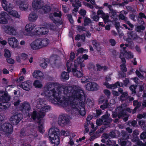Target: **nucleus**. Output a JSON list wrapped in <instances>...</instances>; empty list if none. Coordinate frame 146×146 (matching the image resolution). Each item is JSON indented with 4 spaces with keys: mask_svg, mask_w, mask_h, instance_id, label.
I'll list each match as a JSON object with an SVG mask.
<instances>
[{
    "mask_svg": "<svg viewBox=\"0 0 146 146\" xmlns=\"http://www.w3.org/2000/svg\"><path fill=\"white\" fill-rule=\"evenodd\" d=\"M64 97L66 100H61L58 96H54V98L49 99L50 102L54 104L58 103H60L61 105L64 107H65L70 104L71 106L73 109L74 112L76 114H80L82 115H84L86 114L84 104L85 102V98L84 95L81 96L77 100H71V97H68L66 95Z\"/></svg>",
    "mask_w": 146,
    "mask_h": 146,
    "instance_id": "obj_1",
    "label": "nucleus"
},
{
    "mask_svg": "<svg viewBox=\"0 0 146 146\" xmlns=\"http://www.w3.org/2000/svg\"><path fill=\"white\" fill-rule=\"evenodd\" d=\"M57 88L60 90L63 89V93L68 97H70L71 100H77L81 96L84 95V93L82 88L76 86H66L64 85L60 86L59 84L56 83H52L47 84L45 88L44 91H50Z\"/></svg>",
    "mask_w": 146,
    "mask_h": 146,
    "instance_id": "obj_2",
    "label": "nucleus"
},
{
    "mask_svg": "<svg viewBox=\"0 0 146 146\" xmlns=\"http://www.w3.org/2000/svg\"><path fill=\"white\" fill-rule=\"evenodd\" d=\"M25 29L27 32H31L33 35L37 36L47 34L48 33L47 31H45V33L43 31L44 30H46L45 28L36 27L35 24L33 23L27 24L25 26Z\"/></svg>",
    "mask_w": 146,
    "mask_h": 146,
    "instance_id": "obj_3",
    "label": "nucleus"
},
{
    "mask_svg": "<svg viewBox=\"0 0 146 146\" xmlns=\"http://www.w3.org/2000/svg\"><path fill=\"white\" fill-rule=\"evenodd\" d=\"M36 103V106L39 110L38 111H33L31 114V117L34 120H35L36 119H39L40 118H43L44 116V112L41 111V110L45 102L41 99L39 98L37 100Z\"/></svg>",
    "mask_w": 146,
    "mask_h": 146,
    "instance_id": "obj_4",
    "label": "nucleus"
},
{
    "mask_svg": "<svg viewBox=\"0 0 146 146\" xmlns=\"http://www.w3.org/2000/svg\"><path fill=\"white\" fill-rule=\"evenodd\" d=\"M59 130L57 127L51 128L48 131V135L50 140L52 143L54 144V146H57L59 144Z\"/></svg>",
    "mask_w": 146,
    "mask_h": 146,
    "instance_id": "obj_5",
    "label": "nucleus"
},
{
    "mask_svg": "<svg viewBox=\"0 0 146 146\" xmlns=\"http://www.w3.org/2000/svg\"><path fill=\"white\" fill-rule=\"evenodd\" d=\"M10 97L5 92L0 91V101L3 102L0 104V111L6 109L9 105L7 102L10 100Z\"/></svg>",
    "mask_w": 146,
    "mask_h": 146,
    "instance_id": "obj_6",
    "label": "nucleus"
},
{
    "mask_svg": "<svg viewBox=\"0 0 146 146\" xmlns=\"http://www.w3.org/2000/svg\"><path fill=\"white\" fill-rule=\"evenodd\" d=\"M119 108L121 111H120L119 115L120 116L123 115L124 117L123 118V121L125 122L127 121L128 119L129 115L126 113V111H127L129 113H132L133 114L135 113L133 112V110H131L129 108H127V105L125 104H121V106H119Z\"/></svg>",
    "mask_w": 146,
    "mask_h": 146,
    "instance_id": "obj_7",
    "label": "nucleus"
},
{
    "mask_svg": "<svg viewBox=\"0 0 146 146\" xmlns=\"http://www.w3.org/2000/svg\"><path fill=\"white\" fill-rule=\"evenodd\" d=\"M129 45L127 44H121L120 47L122 48V50H121L120 52V56H123L127 59L132 58L133 57V55L131 52L127 51L126 49L127 47H128Z\"/></svg>",
    "mask_w": 146,
    "mask_h": 146,
    "instance_id": "obj_8",
    "label": "nucleus"
},
{
    "mask_svg": "<svg viewBox=\"0 0 146 146\" xmlns=\"http://www.w3.org/2000/svg\"><path fill=\"white\" fill-rule=\"evenodd\" d=\"M62 16V13L60 12L59 13L54 12L50 13L49 15V17L54 24L59 23L60 25H61L62 23L61 20Z\"/></svg>",
    "mask_w": 146,
    "mask_h": 146,
    "instance_id": "obj_9",
    "label": "nucleus"
},
{
    "mask_svg": "<svg viewBox=\"0 0 146 146\" xmlns=\"http://www.w3.org/2000/svg\"><path fill=\"white\" fill-rule=\"evenodd\" d=\"M12 125L9 123H5L3 124L1 127V130L5 133L6 134H10L13 131Z\"/></svg>",
    "mask_w": 146,
    "mask_h": 146,
    "instance_id": "obj_10",
    "label": "nucleus"
},
{
    "mask_svg": "<svg viewBox=\"0 0 146 146\" xmlns=\"http://www.w3.org/2000/svg\"><path fill=\"white\" fill-rule=\"evenodd\" d=\"M23 117V115L21 113L12 116L9 119L10 122L13 125H17L21 120Z\"/></svg>",
    "mask_w": 146,
    "mask_h": 146,
    "instance_id": "obj_11",
    "label": "nucleus"
},
{
    "mask_svg": "<svg viewBox=\"0 0 146 146\" xmlns=\"http://www.w3.org/2000/svg\"><path fill=\"white\" fill-rule=\"evenodd\" d=\"M39 38H38L33 41L31 43L30 45L31 48L33 50H38L42 48L41 45L42 44Z\"/></svg>",
    "mask_w": 146,
    "mask_h": 146,
    "instance_id": "obj_12",
    "label": "nucleus"
},
{
    "mask_svg": "<svg viewBox=\"0 0 146 146\" xmlns=\"http://www.w3.org/2000/svg\"><path fill=\"white\" fill-rule=\"evenodd\" d=\"M84 64H66L67 68V71L68 73L70 72L71 71L72 73L76 69L78 68V66L81 69L82 67H84Z\"/></svg>",
    "mask_w": 146,
    "mask_h": 146,
    "instance_id": "obj_13",
    "label": "nucleus"
},
{
    "mask_svg": "<svg viewBox=\"0 0 146 146\" xmlns=\"http://www.w3.org/2000/svg\"><path fill=\"white\" fill-rule=\"evenodd\" d=\"M8 42L10 46L13 48L17 47L19 43L18 40L13 37H11L8 38Z\"/></svg>",
    "mask_w": 146,
    "mask_h": 146,
    "instance_id": "obj_14",
    "label": "nucleus"
},
{
    "mask_svg": "<svg viewBox=\"0 0 146 146\" xmlns=\"http://www.w3.org/2000/svg\"><path fill=\"white\" fill-rule=\"evenodd\" d=\"M68 122V119L65 116L61 115L59 117L58 120V124L62 126H64Z\"/></svg>",
    "mask_w": 146,
    "mask_h": 146,
    "instance_id": "obj_15",
    "label": "nucleus"
},
{
    "mask_svg": "<svg viewBox=\"0 0 146 146\" xmlns=\"http://www.w3.org/2000/svg\"><path fill=\"white\" fill-rule=\"evenodd\" d=\"M127 40L128 41L134 40L138 37V36L135 31H132L127 32Z\"/></svg>",
    "mask_w": 146,
    "mask_h": 146,
    "instance_id": "obj_16",
    "label": "nucleus"
},
{
    "mask_svg": "<svg viewBox=\"0 0 146 146\" xmlns=\"http://www.w3.org/2000/svg\"><path fill=\"white\" fill-rule=\"evenodd\" d=\"M8 15L4 11H2L0 13V24H6L8 23V21L6 18Z\"/></svg>",
    "mask_w": 146,
    "mask_h": 146,
    "instance_id": "obj_17",
    "label": "nucleus"
},
{
    "mask_svg": "<svg viewBox=\"0 0 146 146\" xmlns=\"http://www.w3.org/2000/svg\"><path fill=\"white\" fill-rule=\"evenodd\" d=\"M97 14L98 15L100 16L103 19L105 23L106 24L108 22L109 16L107 15H106L102 10H98L97 12Z\"/></svg>",
    "mask_w": 146,
    "mask_h": 146,
    "instance_id": "obj_18",
    "label": "nucleus"
},
{
    "mask_svg": "<svg viewBox=\"0 0 146 146\" xmlns=\"http://www.w3.org/2000/svg\"><path fill=\"white\" fill-rule=\"evenodd\" d=\"M103 5L105 7H107L110 11L109 13L110 14V15L112 17H116L117 16V13L115 10H114L112 8V6L111 5H108L107 3H104Z\"/></svg>",
    "mask_w": 146,
    "mask_h": 146,
    "instance_id": "obj_19",
    "label": "nucleus"
},
{
    "mask_svg": "<svg viewBox=\"0 0 146 146\" xmlns=\"http://www.w3.org/2000/svg\"><path fill=\"white\" fill-rule=\"evenodd\" d=\"M118 92L121 94L120 96V99L121 100H125L128 99L129 96L127 92H124L123 89L121 88H118Z\"/></svg>",
    "mask_w": 146,
    "mask_h": 146,
    "instance_id": "obj_20",
    "label": "nucleus"
},
{
    "mask_svg": "<svg viewBox=\"0 0 146 146\" xmlns=\"http://www.w3.org/2000/svg\"><path fill=\"white\" fill-rule=\"evenodd\" d=\"M110 115L108 114H105L102 116V119H104V121L107 123H104V125L106 127H107L109 126V124L112 121V119L109 118Z\"/></svg>",
    "mask_w": 146,
    "mask_h": 146,
    "instance_id": "obj_21",
    "label": "nucleus"
},
{
    "mask_svg": "<svg viewBox=\"0 0 146 146\" xmlns=\"http://www.w3.org/2000/svg\"><path fill=\"white\" fill-rule=\"evenodd\" d=\"M20 87L25 90L29 91L31 88V83L30 82L25 81L22 83Z\"/></svg>",
    "mask_w": 146,
    "mask_h": 146,
    "instance_id": "obj_22",
    "label": "nucleus"
},
{
    "mask_svg": "<svg viewBox=\"0 0 146 146\" xmlns=\"http://www.w3.org/2000/svg\"><path fill=\"white\" fill-rule=\"evenodd\" d=\"M21 110L22 111L30 110L31 108L30 104L27 102H25L22 104L20 106Z\"/></svg>",
    "mask_w": 146,
    "mask_h": 146,
    "instance_id": "obj_23",
    "label": "nucleus"
},
{
    "mask_svg": "<svg viewBox=\"0 0 146 146\" xmlns=\"http://www.w3.org/2000/svg\"><path fill=\"white\" fill-rule=\"evenodd\" d=\"M72 6L74 7V11L77 12L79 7L81 6V4L79 0H75L72 3Z\"/></svg>",
    "mask_w": 146,
    "mask_h": 146,
    "instance_id": "obj_24",
    "label": "nucleus"
},
{
    "mask_svg": "<svg viewBox=\"0 0 146 146\" xmlns=\"http://www.w3.org/2000/svg\"><path fill=\"white\" fill-rule=\"evenodd\" d=\"M28 5L25 1H20L19 3V6L20 9L22 11H26L28 8Z\"/></svg>",
    "mask_w": 146,
    "mask_h": 146,
    "instance_id": "obj_25",
    "label": "nucleus"
},
{
    "mask_svg": "<svg viewBox=\"0 0 146 146\" xmlns=\"http://www.w3.org/2000/svg\"><path fill=\"white\" fill-rule=\"evenodd\" d=\"M6 31L10 35H15V31L13 27L10 26H7L5 27Z\"/></svg>",
    "mask_w": 146,
    "mask_h": 146,
    "instance_id": "obj_26",
    "label": "nucleus"
},
{
    "mask_svg": "<svg viewBox=\"0 0 146 146\" xmlns=\"http://www.w3.org/2000/svg\"><path fill=\"white\" fill-rule=\"evenodd\" d=\"M34 0L32 3L33 7L34 10H37L41 9V1L37 0L36 2Z\"/></svg>",
    "mask_w": 146,
    "mask_h": 146,
    "instance_id": "obj_27",
    "label": "nucleus"
},
{
    "mask_svg": "<svg viewBox=\"0 0 146 146\" xmlns=\"http://www.w3.org/2000/svg\"><path fill=\"white\" fill-rule=\"evenodd\" d=\"M38 16L34 12H32L29 15L28 19L30 21L34 22L37 19Z\"/></svg>",
    "mask_w": 146,
    "mask_h": 146,
    "instance_id": "obj_28",
    "label": "nucleus"
},
{
    "mask_svg": "<svg viewBox=\"0 0 146 146\" xmlns=\"http://www.w3.org/2000/svg\"><path fill=\"white\" fill-rule=\"evenodd\" d=\"M8 7H11V9H8V11H6L7 12H9V14L11 15H12L13 17H16L17 18H19L20 16L19 15L17 12L15 10H11L12 9V8L11 7H10L8 4Z\"/></svg>",
    "mask_w": 146,
    "mask_h": 146,
    "instance_id": "obj_29",
    "label": "nucleus"
},
{
    "mask_svg": "<svg viewBox=\"0 0 146 146\" xmlns=\"http://www.w3.org/2000/svg\"><path fill=\"white\" fill-rule=\"evenodd\" d=\"M44 94L45 96L49 97H51L56 96V92L55 89L48 91H44Z\"/></svg>",
    "mask_w": 146,
    "mask_h": 146,
    "instance_id": "obj_30",
    "label": "nucleus"
},
{
    "mask_svg": "<svg viewBox=\"0 0 146 146\" xmlns=\"http://www.w3.org/2000/svg\"><path fill=\"white\" fill-rule=\"evenodd\" d=\"M54 61V64H61L60 63V58L58 55L54 54L50 58Z\"/></svg>",
    "mask_w": 146,
    "mask_h": 146,
    "instance_id": "obj_31",
    "label": "nucleus"
},
{
    "mask_svg": "<svg viewBox=\"0 0 146 146\" xmlns=\"http://www.w3.org/2000/svg\"><path fill=\"white\" fill-rule=\"evenodd\" d=\"M120 108L119 106L117 107L116 109V112H113L112 113V117L113 118H115L117 117H118V118L119 119L122 118L123 117V115H121V116H120L119 115V113L120 111H121L120 109H119V108Z\"/></svg>",
    "mask_w": 146,
    "mask_h": 146,
    "instance_id": "obj_32",
    "label": "nucleus"
},
{
    "mask_svg": "<svg viewBox=\"0 0 146 146\" xmlns=\"http://www.w3.org/2000/svg\"><path fill=\"white\" fill-rule=\"evenodd\" d=\"M119 144L121 146H130L131 142L128 141H125L121 139L119 140Z\"/></svg>",
    "mask_w": 146,
    "mask_h": 146,
    "instance_id": "obj_33",
    "label": "nucleus"
},
{
    "mask_svg": "<svg viewBox=\"0 0 146 146\" xmlns=\"http://www.w3.org/2000/svg\"><path fill=\"white\" fill-rule=\"evenodd\" d=\"M40 41V40L41 44H42V48L45 46L49 43V40L46 38H39Z\"/></svg>",
    "mask_w": 146,
    "mask_h": 146,
    "instance_id": "obj_34",
    "label": "nucleus"
},
{
    "mask_svg": "<svg viewBox=\"0 0 146 146\" xmlns=\"http://www.w3.org/2000/svg\"><path fill=\"white\" fill-rule=\"evenodd\" d=\"M141 102H138L137 100H134L133 101V105L134 106H135V107L133 110V113H136L137 109L139 108L141 106Z\"/></svg>",
    "mask_w": 146,
    "mask_h": 146,
    "instance_id": "obj_35",
    "label": "nucleus"
},
{
    "mask_svg": "<svg viewBox=\"0 0 146 146\" xmlns=\"http://www.w3.org/2000/svg\"><path fill=\"white\" fill-rule=\"evenodd\" d=\"M80 68L79 66H78V68L75 70L72 73L73 74L74 76L78 78H80L83 76L82 73L79 70Z\"/></svg>",
    "mask_w": 146,
    "mask_h": 146,
    "instance_id": "obj_36",
    "label": "nucleus"
},
{
    "mask_svg": "<svg viewBox=\"0 0 146 146\" xmlns=\"http://www.w3.org/2000/svg\"><path fill=\"white\" fill-rule=\"evenodd\" d=\"M40 118L39 119L37 120H38L37 123L38 124V129L39 132L40 133H42L43 132V120Z\"/></svg>",
    "mask_w": 146,
    "mask_h": 146,
    "instance_id": "obj_37",
    "label": "nucleus"
},
{
    "mask_svg": "<svg viewBox=\"0 0 146 146\" xmlns=\"http://www.w3.org/2000/svg\"><path fill=\"white\" fill-rule=\"evenodd\" d=\"M2 6L4 9L5 11H8V9H11V8L8 7V2L6 0H1Z\"/></svg>",
    "mask_w": 146,
    "mask_h": 146,
    "instance_id": "obj_38",
    "label": "nucleus"
},
{
    "mask_svg": "<svg viewBox=\"0 0 146 146\" xmlns=\"http://www.w3.org/2000/svg\"><path fill=\"white\" fill-rule=\"evenodd\" d=\"M117 86L120 87H123V83H120L119 82H117L114 84L110 85L108 87V88L114 89L117 88Z\"/></svg>",
    "mask_w": 146,
    "mask_h": 146,
    "instance_id": "obj_39",
    "label": "nucleus"
},
{
    "mask_svg": "<svg viewBox=\"0 0 146 146\" xmlns=\"http://www.w3.org/2000/svg\"><path fill=\"white\" fill-rule=\"evenodd\" d=\"M44 11V13H47L50 12L51 10V7L50 6L45 5L44 6H43L41 8Z\"/></svg>",
    "mask_w": 146,
    "mask_h": 146,
    "instance_id": "obj_40",
    "label": "nucleus"
},
{
    "mask_svg": "<svg viewBox=\"0 0 146 146\" xmlns=\"http://www.w3.org/2000/svg\"><path fill=\"white\" fill-rule=\"evenodd\" d=\"M84 19L83 25L84 26H86L89 25L92 22L91 19L87 17H86L83 18Z\"/></svg>",
    "mask_w": 146,
    "mask_h": 146,
    "instance_id": "obj_41",
    "label": "nucleus"
},
{
    "mask_svg": "<svg viewBox=\"0 0 146 146\" xmlns=\"http://www.w3.org/2000/svg\"><path fill=\"white\" fill-rule=\"evenodd\" d=\"M121 139L125 140L129 139V134L127 132L125 131H122L121 132Z\"/></svg>",
    "mask_w": 146,
    "mask_h": 146,
    "instance_id": "obj_42",
    "label": "nucleus"
},
{
    "mask_svg": "<svg viewBox=\"0 0 146 146\" xmlns=\"http://www.w3.org/2000/svg\"><path fill=\"white\" fill-rule=\"evenodd\" d=\"M92 43L94 47L98 51H99L100 49V45L97 41L95 40H93Z\"/></svg>",
    "mask_w": 146,
    "mask_h": 146,
    "instance_id": "obj_43",
    "label": "nucleus"
},
{
    "mask_svg": "<svg viewBox=\"0 0 146 146\" xmlns=\"http://www.w3.org/2000/svg\"><path fill=\"white\" fill-rule=\"evenodd\" d=\"M61 77L64 80H68L69 78V75L68 73L65 72H63L61 74Z\"/></svg>",
    "mask_w": 146,
    "mask_h": 146,
    "instance_id": "obj_44",
    "label": "nucleus"
},
{
    "mask_svg": "<svg viewBox=\"0 0 146 146\" xmlns=\"http://www.w3.org/2000/svg\"><path fill=\"white\" fill-rule=\"evenodd\" d=\"M111 104H110L108 102V101L107 100H106L105 101V103H104L103 105L101 106L100 108L102 110H104L106 108H107L110 106Z\"/></svg>",
    "mask_w": 146,
    "mask_h": 146,
    "instance_id": "obj_45",
    "label": "nucleus"
},
{
    "mask_svg": "<svg viewBox=\"0 0 146 146\" xmlns=\"http://www.w3.org/2000/svg\"><path fill=\"white\" fill-rule=\"evenodd\" d=\"M34 86L36 88H40L42 87V85L38 80H36L33 83Z\"/></svg>",
    "mask_w": 146,
    "mask_h": 146,
    "instance_id": "obj_46",
    "label": "nucleus"
},
{
    "mask_svg": "<svg viewBox=\"0 0 146 146\" xmlns=\"http://www.w3.org/2000/svg\"><path fill=\"white\" fill-rule=\"evenodd\" d=\"M145 28L144 26L141 25L137 26L135 29V30L137 32L140 33L142 31H144Z\"/></svg>",
    "mask_w": 146,
    "mask_h": 146,
    "instance_id": "obj_47",
    "label": "nucleus"
},
{
    "mask_svg": "<svg viewBox=\"0 0 146 146\" xmlns=\"http://www.w3.org/2000/svg\"><path fill=\"white\" fill-rule=\"evenodd\" d=\"M46 26L47 28L50 30L54 31L56 29L55 26L52 23H47Z\"/></svg>",
    "mask_w": 146,
    "mask_h": 146,
    "instance_id": "obj_48",
    "label": "nucleus"
},
{
    "mask_svg": "<svg viewBox=\"0 0 146 146\" xmlns=\"http://www.w3.org/2000/svg\"><path fill=\"white\" fill-rule=\"evenodd\" d=\"M96 66L97 71H100L102 69L105 71L108 69V68L105 66H102L100 64H96Z\"/></svg>",
    "mask_w": 146,
    "mask_h": 146,
    "instance_id": "obj_49",
    "label": "nucleus"
},
{
    "mask_svg": "<svg viewBox=\"0 0 146 146\" xmlns=\"http://www.w3.org/2000/svg\"><path fill=\"white\" fill-rule=\"evenodd\" d=\"M137 87V86L136 85H132L129 86L130 90L131 91L132 94H135L136 93V91L135 89H136Z\"/></svg>",
    "mask_w": 146,
    "mask_h": 146,
    "instance_id": "obj_50",
    "label": "nucleus"
},
{
    "mask_svg": "<svg viewBox=\"0 0 146 146\" xmlns=\"http://www.w3.org/2000/svg\"><path fill=\"white\" fill-rule=\"evenodd\" d=\"M36 78L40 80H42L44 78V76L42 72L38 70Z\"/></svg>",
    "mask_w": 146,
    "mask_h": 146,
    "instance_id": "obj_51",
    "label": "nucleus"
},
{
    "mask_svg": "<svg viewBox=\"0 0 146 146\" xmlns=\"http://www.w3.org/2000/svg\"><path fill=\"white\" fill-rule=\"evenodd\" d=\"M4 56L7 58H9L11 56L9 50L7 49H5L4 50Z\"/></svg>",
    "mask_w": 146,
    "mask_h": 146,
    "instance_id": "obj_52",
    "label": "nucleus"
},
{
    "mask_svg": "<svg viewBox=\"0 0 146 146\" xmlns=\"http://www.w3.org/2000/svg\"><path fill=\"white\" fill-rule=\"evenodd\" d=\"M92 82L88 83L85 86L86 89L88 90L92 91L93 88H92Z\"/></svg>",
    "mask_w": 146,
    "mask_h": 146,
    "instance_id": "obj_53",
    "label": "nucleus"
},
{
    "mask_svg": "<svg viewBox=\"0 0 146 146\" xmlns=\"http://www.w3.org/2000/svg\"><path fill=\"white\" fill-rule=\"evenodd\" d=\"M50 107L49 106H46L45 104H44V106L41 108V111L44 112V115L45 114V112L47 110L50 109Z\"/></svg>",
    "mask_w": 146,
    "mask_h": 146,
    "instance_id": "obj_54",
    "label": "nucleus"
},
{
    "mask_svg": "<svg viewBox=\"0 0 146 146\" xmlns=\"http://www.w3.org/2000/svg\"><path fill=\"white\" fill-rule=\"evenodd\" d=\"M137 118L141 119L142 118H146V113H143L142 114H139L137 115Z\"/></svg>",
    "mask_w": 146,
    "mask_h": 146,
    "instance_id": "obj_55",
    "label": "nucleus"
},
{
    "mask_svg": "<svg viewBox=\"0 0 146 146\" xmlns=\"http://www.w3.org/2000/svg\"><path fill=\"white\" fill-rule=\"evenodd\" d=\"M92 88H93L92 91L97 90H98L99 86L96 83L94 82H92Z\"/></svg>",
    "mask_w": 146,
    "mask_h": 146,
    "instance_id": "obj_56",
    "label": "nucleus"
},
{
    "mask_svg": "<svg viewBox=\"0 0 146 146\" xmlns=\"http://www.w3.org/2000/svg\"><path fill=\"white\" fill-rule=\"evenodd\" d=\"M140 139L142 140H145L146 139V132L145 131L142 132L140 136Z\"/></svg>",
    "mask_w": 146,
    "mask_h": 146,
    "instance_id": "obj_57",
    "label": "nucleus"
},
{
    "mask_svg": "<svg viewBox=\"0 0 146 146\" xmlns=\"http://www.w3.org/2000/svg\"><path fill=\"white\" fill-rule=\"evenodd\" d=\"M86 11L84 9H81L80 11L79 14L83 17V18L86 17L85 15L86 13Z\"/></svg>",
    "mask_w": 146,
    "mask_h": 146,
    "instance_id": "obj_58",
    "label": "nucleus"
},
{
    "mask_svg": "<svg viewBox=\"0 0 146 146\" xmlns=\"http://www.w3.org/2000/svg\"><path fill=\"white\" fill-rule=\"evenodd\" d=\"M42 60L43 62V63H41L40 64H48L50 62V59L48 58H42Z\"/></svg>",
    "mask_w": 146,
    "mask_h": 146,
    "instance_id": "obj_59",
    "label": "nucleus"
},
{
    "mask_svg": "<svg viewBox=\"0 0 146 146\" xmlns=\"http://www.w3.org/2000/svg\"><path fill=\"white\" fill-rule=\"evenodd\" d=\"M130 81L128 78H125L123 81V85H124L125 86H127L128 84L129 83Z\"/></svg>",
    "mask_w": 146,
    "mask_h": 146,
    "instance_id": "obj_60",
    "label": "nucleus"
},
{
    "mask_svg": "<svg viewBox=\"0 0 146 146\" xmlns=\"http://www.w3.org/2000/svg\"><path fill=\"white\" fill-rule=\"evenodd\" d=\"M109 135L110 137H111V138H115L116 137V133L113 131L109 133Z\"/></svg>",
    "mask_w": 146,
    "mask_h": 146,
    "instance_id": "obj_61",
    "label": "nucleus"
},
{
    "mask_svg": "<svg viewBox=\"0 0 146 146\" xmlns=\"http://www.w3.org/2000/svg\"><path fill=\"white\" fill-rule=\"evenodd\" d=\"M105 122L104 121V119H99L96 120V123L98 125H101L103 123Z\"/></svg>",
    "mask_w": 146,
    "mask_h": 146,
    "instance_id": "obj_62",
    "label": "nucleus"
},
{
    "mask_svg": "<svg viewBox=\"0 0 146 146\" xmlns=\"http://www.w3.org/2000/svg\"><path fill=\"white\" fill-rule=\"evenodd\" d=\"M106 100L105 97L102 96H100L99 99V103L100 104H101L103 103L104 101H106Z\"/></svg>",
    "mask_w": 146,
    "mask_h": 146,
    "instance_id": "obj_63",
    "label": "nucleus"
},
{
    "mask_svg": "<svg viewBox=\"0 0 146 146\" xmlns=\"http://www.w3.org/2000/svg\"><path fill=\"white\" fill-rule=\"evenodd\" d=\"M28 55L25 53H22L21 55V58L23 60H26L28 58Z\"/></svg>",
    "mask_w": 146,
    "mask_h": 146,
    "instance_id": "obj_64",
    "label": "nucleus"
}]
</instances>
